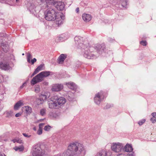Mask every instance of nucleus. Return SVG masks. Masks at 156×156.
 Instances as JSON below:
<instances>
[{
    "label": "nucleus",
    "mask_w": 156,
    "mask_h": 156,
    "mask_svg": "<svg viewBox=\"0 0 156 156\" xmlns=\"http://www.w3.org/2000/svg\"><path fill=\"white\" fill-rule=\"evenodd\" d=\"M4 35L3 34L0 33V37H2Z\"/></svg>",
    "instance_id": "nucleus-46"
},
{
    "label": "nucleus",
    "mask_w": 156,
    "mask_h": 156,
    "mask_svg": "<svg viewBox=\"0 0 156 156\" xmlns=\"http://www.w3.org/2000/svg\"><path fill=\"white\" fill-rule=\"evenodd\" d=\"M36 59L35 58H34L33 59H32L31 60L30 62H31V64L33 65L34 64V62H36Z\"/></svg>",
    "instance_id": "nucleus-39"
},
{
    "label": "nucleus",
    "mask_w": 156,
    "mask_h": 156,
    "mask_svg": "<svg viewBox=\"0 0 156 156\" xmlns=\"http://www.w3.org/2000/svg\"><path fill=\"white\" fill-rule=\"evenodd\" d=\"M82 19L85 22H88L90 21L92 18V17L90 14L86 13H83L82 16Z\"/></svg>",
    "instance_id": "nucleus-14"
},
{
    "label": "nucleus",
    "mask_w": 156,
    "mask_h": 156,
    "mask_svg": "<svg viewBox=\"0 0 156 156\" xmlns=\"http://www.w3.org/2000/svg\"><path fill=\"white\" fill-rule=\"evenodd\" d=\"M127 0H125L121 2L122 6L123 7L126 8V6L127 5Z\"/></svg>",
    "instance_id": "nucleus-32"
},
{
    "label": "nucleus",
    "mask_w": 156,
    "mask_h": 156,
    "mask_svg": "<svg viewBox=\"0 0 156 156\" xmlns=\"http://www.w3.org/2000/svg\"><path fill=\"white\" fill-rule=\"evenodd\" d=\"M104 47L101 46V45H98L96 47V49L99 54H101L102 53V51H104Z\"/></svg>",
    "instance_id": "nucleus-23"
},
{
    "label": "nucleus",
    "mask_w": 156,
    "mask_h": 156,
    "mask_svg": "<svg viewBox=\"0 0 156 156\" xmlns=\"http://www.w3.org/2000/svg\"><path fill=\"white\" fill-rule=\"evenodd\" d=\"M23 110H25L27 114H30L32 111L31 108L29 106H26L23 108Z\"/></svg>",
    "instance_id": "nucleus-24"
},
{
    "label": "nucleus",
    "mask_w": 156,
    "mask_h": 156,
    "mask_svg": "<svg viewBox=\"0 0 156 156\" xmlns=\"http://www.w3.org/2000/svg\"><path fill=\"white\" fill-rule=\"evenodd\" d=\"M44 66V65L41 64L35 70L36 72L38 73L39 71L42 69V68Z\"/></svg>",
    "instance_id": "nucleus-28"
},
{
    "label": "nucleus",
    "mask_w": 156,
    "mask_h": 156,
    "mask_svg": "<svg viewBox=\"0 0 156 156\" xmlns=\"http://www.w3.org/2000/svg\"><path fill=\"white\" fill-rule=\"evenodd\" d=\"M45 18L48 21H54L59 15L53 9H50L45 12Z\"/></svg>",
    "instance_id": "nucleus-5"
},
{
    "label": "nucleus",
    "mask_w": 156,
    "mask_h": 156,
    "mask_svg": "<svg viewBox=\"0 0 156 156\" xmlns=\"http://www.w3.org/2000/svg\"><path fill=\"white\" fill-rule=\"evenodd\" d=\"M31 153L33 156H48L41 148L40 144H35L33 146Z\"/></svg>",
    "instance_id": "nucleus-4"
},
{
    "label": "nucleus",
    "mask_w": 156,
    "mask_h": 156,
    "mask_svg": "<svg viewBox=\"0 0 156 156\" xmlns=\"http://www.w3.org/2000/svg\"><path fill=\"white\" fill-rule=\"evenodd\" d=\"M123 150L126 152H130L133 151V148L131 145L129 144H127L126 145L123 147Z\"/></svg>",
    "instance_id": "nucleus-15"
},
{
    "label": "nucleus",
    "mask_w": 156,
    "mask_h": 156,
    "mask_svg": "<svg viewBox=\"0 0 156 156\" xmlns=\"http://www.w3.org/2000/svg\"><path fill=\"white\" fill-rule=\"evenodd\" d=\"M48 84V82L45 83V84L46 85H47Z\"/></svg>",
    "instance_id": "nucleus-49"
},
{
    "label": "nucleus",
    "mask_w": 156,
    "mask_h": 156,
    "mask_svg": "<svg viewBox=\"0 0 156 156\" xmlns=\"http://www.w3.org/2000/svg\"><path fill=\"white\" fill-rule=\"evenodd\" d=\"M4 156H6L5 155H4Z\"/></svg>",
    "instance_id": "nucleus-53"
},
{
    "label": "nucleus",
    "mask_w": 156,
    "mask_h": 156,
    "mask_svg": "<svg viewBox=\"0 0 156 156\" xmlns=\"http://www.w3.org/2000/svg\"><path fill=\"white\" fill-rule=\"evenodd\" d=\"M16 142L19 144H21L22 143V141L20 139L16 138Z\"/></svg>",
    "instance_id": "nucleus-38"
},
{
    "label": "nucleus",
    "mask_w": 156,
    "mask_h": 156,
    "mask_svg": "<svg viewBox=\"0 0 156 156\" xmlns=\"http://www.w3.org/2000/svg\"><path fill=\"white\" fill-rule=\"evenodd\" d=\"M54 156H61V155L60 154H58L55 155Z\"/></svg>",
    "instance_id": "nucleus-47"
},
{
    "label": "nucleus",
    "mask_w": 156,
    "mask_h": 156,
    "mask_svg": "<svg viewBox=\"0 0 156 156\" xmlns=\"http://www.w3.org/2000/svg\"><path fill=\"white\" fill-rule=\"evenodd\" d=\"M145 121V119H143L138 122V124L140 126L142 125Z\"/></svg>",
    "instance_id": "nucleus-35"
},
{
    "label": "nucleus",
    "mask_w": 156,
    "mask_h": 156,
    "mask_svg": "<svg viewBox=\"0 0 156 156\" xmlns=\"http://www.w3.org/2000/svg\"><path fill=\"white\" fill-rule=\"evenodd\" d=\"M26 85V82H25L20 87L21 88H23V87Z\"/></svg>",
    "instance_id": "nucleus-40"
},
{
    "label": "nucleus",
    "mask_w": 156,
    "mask_h": 156,
    "mask_svg": "<svg viewBox=\"0 0 156 156\" xmlns=\"http://www.w3.org/2000/svg\"><path fill=\"white\" fill-rule=\"evenodd\" d=\"M7 116L9 117L13 115V112L12 111H9L7 112Z\"/></svg>",
    "instance_id": "nucleus-33"
},
{
    "label": "nucleus",
    "mask_w": 156,
    "mask_h": 156,
    "mask_svg": "<svg viewBox=\"0 0 156 156\" xmlns=\"http://www.w3.org/2000/svg\"><path fill=\"white\" fill-rule=\"evenodd\" d=\"M107 154L106 150H102L99 151L95 156H107Z\"/></svg>",
    "instance_id": "nucleus-18"
},
{
    "label": "nucleus",
    "mask_w": 156,
    "mask_h": 156,
    "mask_svg": "<svg viewBox=\"0 0 156 156\" xmlns=\"http://www.w3.org/2000/svg\"><path fill=\"white\" fill-rule=\"evenodd\" d=\"M17 0H16V1H17Z\"/></svg>",
    "instance_id": "nucleus-54"
},
{
    "label": "nucleus",
    "mask_w": 156,
    "mask_h": 156,
    "mask_svg": "<svg viewBox=\"0 0 156 156\" xmlns=\"http://www.w3.org/2000/svg\"><path fill=\"white\" fill-rule=\"evenodd\" d=\"M0 156H3V155L0 153Z\"/></svg>",
    "instance_id": "nucleus-51"
},
{
    "label": "nucleus",
    "mask_w": 156,
    "mask_h": 156,
    "mask_svg": "<svg viewBox=\"0 0 156 156\" xmlns=\"http://www.w3.org/2000/svg\"><path fill=\"white\" fill-rule=\"evenodd\" d=\"M1 46L4 52H6L9 50V47L7 44L4 43H1Z\"/></svg>",
    "instance_id": "nucleus-22"
},
{
    "label": "nucleus",
    "mask_w": 156,
    "mask_h": 156,
    "mask_svg": "<svg viewBox=\"0 0 156 156\" xmlns=\"http://www.w3.org/2000/svg\"><path fill=\"white\" fill-rule=\"evenodd\" d=\"M66 55L64 54H61L58 59V62L59 64H62L66 58Z\"/></svg>",
    "instance_id": "nucleus-16"
},
{
    "label": "nucleus",
    "mask_w": 156,
    "mask_h": 156,
    "mask_svg": "<svg viewBox=\"0 0 156 156\" xmlns=\"http://www.w3.org/2000/svg\"><path fill=\"white\" fill-rule=\"evenodd\" d=\"M152 117L151 118L150 120L152 123H154L156 122V112H153L151 113Z\"/></svg>",
    "instance_id": "nucleus-25"
},
{
    "label": "nucleus",
    "mask_w": 156,
    "mask_h": 156,
    "mask_svg": "<svg viewBox=\"0 0 156 156\" xmlns=\"http://www.w3.org/2000/svg\"><path fill=\"white\" fill-rule=\"evenodd\" d=\"M11 68L9 64L6 62H0V69L5 70H8Z\"/></svg>",
    "instance_id": "nucleus-13"
},
{
    "label": "nucleus",
    "mask_w": 156,
    "mask_h": 156,
    "mask_svg": "<svg viewBox=\"0 0 156 156\" xmlns=\"http://www.w3.org/2000/svg\"><path fill=\"white\" fill-rule=\"evenodd\" d=\"M55 20H56V24L58 26H59L62 23L63 20L62 19L61 15H58V17H56Z\"/></svg>",
    "instance_id": "nucleus-17"
},
{
    "label": "nucleus",
    "mask_w": 156,
    "mask_h": 156,
    "mask_svg": "<svg viewBox=\"0 0 156 156\" xmlns=\"http://www.w3.org/2000/svg\"><path fill=\"white\" fill-rule=\"evenodd\" d=\"M32 57V55L30 53H27V61L29 63L30 62V59Z\"/></svg>",
    "instance_id": "nucleus-29"
},
{
    "label": "nucleus",
    "mask_w": 156,
    "mask_h": 156,
    "mask_svg": "<svg viewBox=\"0 0 156 156\" xmlns=\"http://www.w3.org/2000/svg\"><path fill=\"white\" fill-rule=\"evenodd\" d=\"M140 43L143 46H146L147 44V42L144 41H142L140 42Z\"/></svg>",
    "instance_id": "nucleus-36"
},
{
    "label": "nucleus",
    "mask_w": 156,
    "mask_h": 156,
    "mask_svg": "<svg viewBox=\"0 0 156 156\" xmlns=\"http://www.w3.org/2000/svg\"><path fill=\"white\" fill-rule=\"evenodd\" d=\"M23 105V103L21 101L17 102L14 105V108L16 110H17L21 106Z\"/></svg>",
    "instance_id": "nucleus-19"
},
{
    "label": "nucleus",
    "mask_w": 156,
    "mask_h": 156,
    "mask_svg": "<svg viewBox=\"0 0 156 156\" xmlns=\"http://www.w3.org/2000/svg\"><path fill=\"white\" fill-rule=\"evenodd\" d=\"M54 99L56 100L57 103L59 105H62L64 104L66 102V100L65 98L62 97H60L58 98L57 96L54 97Z\"/></svg>",
    "instance_id": "nucleus-12"
},
{
    "label": "nucleus",
    "mask_w": 156,
    "mask_h": 156,
    "mask_svg": "<svg viewBox=\"0 0 156 156\" xmlns=\"http://www.w3.org/2000/svg\"><path fill=\"white\" fill-rule=\"evenodd\" d=\"M23 135L25 137L27 138H30L31 136V135H29L28 134L26 133H23Z\"/></svg>",
    "instance_id": "nucleus-37"
},
{
    "label": "nucleus",
    "mask_w": 156,
    "mask_h": 156,
    "mask_svg": "<svg viewBox=\"0 0 156 156\" xmlns=\"http://www.w3.org/2000/svg\"><path fill=\"white\" fill-rule=\"evenodd\" d=\"M66 84L72 90H74L76 88V85L73 82L66 83Z\"/></svg>",
    "instance_id": "nucleus-20"
},
{
    "label": "nucleus",
    "mask_w": 156,
    "mask_h": 156,
    "mask_svg": "<svg viewBox=\"0 0 156 156\" xmlns=\"http://www.w3.org/2000/svg\"><path fill=\"white\" fill-rule=\"evenodd\" d=\"M85 151L83 145L78 142L70 143L67 150L62 154V156H83Z\"/></svg>",
    "instance_id": "nucleus-1"
},
{
    "label": "nucleus",
    "mask_w": 156,
    "mask_h": 156,
    "mask_svg": "<svg viewBox=\"0 0 156 156\" xmlns=\"http://www.w3.org/2000/svg\"><path fill=\"white\" fill-rule=\"evenodd\" d=\"M56 101V100L54 101L53 100H49L48 101L49 108L52 109L58 108L59 106Z\"/></svg>",
    "instance_id": "nucleus-10"
},
{
    "label": "nucleus",
    "mask_w": 156,
    "mask_h": 156,
    "mask_svg": "<svg viewBox=\"0 0 156 156\" xmlns=\"http://www.w3.org/2000/svg\"><path fill=\"white\" fill-rule=\"evenodd\" d=\"M76 13H78L79 11V9L78 7L76 9Z\"/></svg>",
    "instance_id": "nucleus-43"
},
{
    "label": "nucleus",
    "mask_w": 156,
    "mask_h": 156,
    "mask_svg": "<svg viewBox=\"0 0 156 156\" xmlns=\"http://www.w3.org/2000/svg\"><path fill=\"white\" fill-rule=\"evenodd\" d=\"M123 144L120 143H113L111 146L112 150L115 152H119L123 149Z\"/></svg>",
    "instance_id": "nucleus-8"
},
{
    "label": "nucleus",
    "mask_w": 156,
    "mask_h": 156,
    "mask_svg": "<svg viewBox=\"0 0 156 156\" xmlns=\"http://www.w3.org/2000/svg\"><path fill=\"white\" fill-rule=\"evenodd\" d=\"M51 72L49 71H43L34 77L31 81V84L34 85L38 82L41 81L44 77H47L50 75Z\"/></svg>",
    "instance_id": "nucleus-3"
},
{
    "label": "nucleus",
    "mask_w": 156,
    "mask_h": 156,
    "mask_svg": "<svg viewBox=\"0 0 156 156\" xmlns=\"http://www.w3.org/2000/svg\"><path fill=\"white\" fill-rule=\"evenodd\" d=\"M104 93L102 91L96 94L94 98V102L97 105L99 104L101 101L104 99Z\"/></svg>",
    "instance_id": "nucleus-7"
},
{
    "label": "nucleus",
    "mask_w": 156,
    "mask_h": 156,
    "mask_svg": "<svg viewBox=\"0 0 156 156\" xmlns=\"http://www.w3.org/2000/svg\"><path fill=\"white\" fill-rule=\"evenodd\" d=\"M13 149L16 151H18L19 152H21L23 151L24 148L23 146H20L19 147L16 146L14 147Z\"/></svg>",
    "instance_id": "nucleus-26"
},
{
    "label": "nucleus",
    "mask_w": 156,
    "mask_h": 156,
    "mask_svg": "<svg viewBox=\"0 0 156 156\" xmlns=\"http://www.w3.org/2000/svg\"><path fill=\"white\" fill-rule=\"evenodd\" d=\"M33 129L34 130H36V129H35V128H33Z\"/></svg>",
    "instance_id": "nucleus-50"
},
{
    "label": "nucleus",
    "mask_w": 156,
    "mask_h": 156,
    "mask_svg": "<svg viewBox=\"0 0 156 156\" xmlns=\"http://www.w3.org/2000/svg\"><path fill=\"white\" fill-rule=\"evenodd\" d=\"M44 124V123H40L39 125V129L37 131V133L38 135H41L42 133V129Z\"/></svg>",
    "instance_id": "nucleus-21"
},
{
    "label": "nucleus",
    "mask_w": 156,
    "mask_h": 156,
    "mask_svg": "<svg viewBox=\"0 0 156 156\" xmlns=\"http://www.w3.org/2000/svg\"><path fill=\"white\" fill-rule=\"evenodd\" d=\"M135 155L134 154V153L133 152L132 153L129 154V156H135Z\"/></svg>",
    "instance_id": "nucleus-44"
},
{
    "label": "nucleus",
    "mask_w": 156,
    "mask_h": 156,
    "mask_svg": "<svg viewBox=\"0 0 156 156\" xmlns=\"http://www.w3.org/2000/svg\"><path fill=\"white\" fill-rule=\"evenodd\" d=\"M37 73V72H36V71L35 70V71L31 75V77H32L33 76H34L35 74H36Z\"/></svg>",
    "instance_id": "nucleus-42"
},
{
    "label": "nucleus",
    "mask_w": 156,
    "mask_h": 156,
    "mask_svg": "<svg viewBox=\"0 0 156 156\" xmlns=\"http://www.w3.org/2000/svg\"><path fill=\"white\" fill-rule=\"evenodd\" d=\"M46 109L45 108H42L40 111V115L42 116L46 114Z\"/></svg>",
    "instance_id": "nucleus-30"
},
{
    "label": "nucleus",
    "mask_w": 156,
    "mask_h": 156,
    "mask_svg": "<svg viewBox=\"0 0 156 156\" xmlns=\"http://www.w3.org/2000/svg\"><path fill=\"white\" fill-rule=\"evenodd\" d=\"M50 96V93L48 92H42L39 96L40 99H38L37 100V101H39L40 102H37V104L39 105L42 104L43 102L46 100Z\"/></svg>",
    "instance_id": "nucleus-9"
},
{
    "label": "nucleus",
    "mask_w": 156,
    "mask_h": 156,
    "mask_svg": "<svg viewBox=\"0 0 156 156\" xmlns=\"http://www.w3.org/2000/svg\"><path fill=\"white\" fill-rule=\"evenodd\" d=\"M63 86L62 84H55L52 85L51 90L53 91H59L63 88Z\"/></svg>",
    "instance_id": "nucleus-11"
},
{
    "label": "nucleus",
    "mask_w": 156,
    "mask_h": 156,
    "mask_svg": "<svg viewBox=\"0 0 156 156\" xmlns=\"http://www.w3.org/2000/svg\"><path fill=\"white\" fill-rule=\"evenodd\" d=\"M118 156H124V155L122 154H120L118 155Z\"/></svg>",
    "instance_id": "nucleus-48"
},
{
    "label": "nucleus",
    "mask_w": 156,
    "mask_h": 156,
    "mask_svg": "<svg viewBox=\"0 0 156 156\" xmlns=\"http://www.w3.org/2000/svg\"><path fill=\"white\" fill-rule=\"evenodd\" d=\"M82 37L80 36H76L74 38V41L76 45L78 46V48H82L83 49H85V51L83 54L84 56L88 59H92L95 57V55L92 53V52H90L93 48L90 47L89 49L86 47V46L81 42V40H82Z\"/></svg>",
    "instance_id": "nucleus-2"
},
{
    "label": "nucleus",
    "mask_w": 156,
    "mask_h": 156,
    "mask_svg": "<svg viewBox=\"0 0 156 156\" xmlns=\"http://www.w3.org/2000/svg\"><path fill=\"white\" fill-rule=\"evenodd\" d=\"M40 86L39 85H37L35 87V91L36 93H38L40 91Z\"/></svg>",
    "instance_id": "nucleus-31"
},
{
    "label": "nucleus",
    "mask_w": 156,
    "mask_h": 156,
    "mask_svg": "<svg viewBox=\"0 0 156 156\" xmlns=\"http://www.w3.org/2000/svg\"><path fill=\"white\" fill-rule=\"evenodd\" d=\"M12 141L13 142V143H15V142H16V139H13L12 140Z\"/></svg>",
    "instance_id": "nucleus-45"
},
{
    "label": "nucleus",
    "mask_w": 156,
    "mask_h": 156,
    "mask_svg": "<svg viewBox=\"0 0 156 156\" xmlns=\"http://www.w3.org/2000/svg\"><path fill=\"white\" fill-rule=\"evenodd\" d=\"M21 115V114L20 113H18L16 114L15 115V116L16 117H20Z\"/></svg>",
    "instance_id": "nucleus-41"
},
{
    "label": "nucleus",
    "mask_w": 156,
    "mask_h": 156,
    "mask_svg": "<svg viewBox=\"0 0 156 156\" xmlns=\"http://www.w3.org/2000/svg\"><path fill=\"white\" fill-rule=\"evenodd\" d=\"M68 37V34H64L60 36L59 37V40L60 41H63L64 40H66Z\"/></svg>",
    "instance_id": "nucleus-27"
},
{
    "label": "nucleus",
    "mask_w": 156,
    "mask_h": 156,
    "mask_svg": "<svg viewBox=\"0 0 156 156\" xmlns=\"http://www.w3.org/2000/svg\"><path fill=\"white\" fill-rule=\"evenodd\" d=\"M51 128V126L49 125H47L45 126L44 129L45 131H48Z\"/></svg>",
    "instance_id": "nucleus-34"
},
{
    "label": "nucleus",
    "mask_w": 156,
    "mask_h": 156,
    "mask_svg": "<svg viewBox=\"0 0 156 156\" xmlns=\"http://www.w3.org/2000/svg\"><path fill=\"white\" fill-rule=\"evenodd\" d=\"M42 1H45L46 3L49 4L53 5L59 10L64 9L65 5L63 2H55L54 0H41Z\"/></svg>",
    "instance_id": "nucleus-6"
},
{
    "label": "nucleus",
    "mask_w": 156,
    "mask_h": 156,
    "mask_svg": "<svg viewBox=\"0 0 156 156\" xmlns=\"http://www.w3.org/2000/svg\"><path fill=\"white\" fill-rule=\"evenodd\" d=\"M24 55V53H23V54H22V55Z\"/></svg>",
    "instance_id": "nucleus-52"
}]
</instances>
